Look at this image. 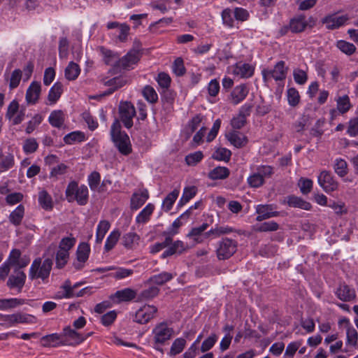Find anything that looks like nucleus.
<instances>
[{
	"label": "nucleus",
	"instance_id": "27",
	"mask_svg": "<svg viewBox=\"0 0 358 358\" xmlns=\"http://www.w3.org/2000/svg\"><path fill=\"white\" fill-rule=\"evenodd\" d=\"M287 203L289 206L293 208H299L303 210H309L312 208V205L310 203L303 200L301 197L296 196L294 195H291L287 196Z\"/></svg>",
	"mask_w": 358,
	"mask_h": 358
},
{
	"label": "nucleus",
	"instance_id": "15",
	"mask_svg": "<svg viewBox=\"0 0 358 358\" xmlns=\"http://www.w3.org/2000/svg\"><path fill=\"white\" fill-rule=\"evenodd\" d=\"M90 253V247L87 243L83 242L78 246L76 250V258L78 263H74V267L77 270H80L83 267V263H85L89 258Z\"/></svg>",
	"mask_w": 358,
	"mask_h": 358
},
{
	"label": "nucleus",
	"instance_id": "33",
	"mask_svg": "<svg viewBox=\"0 0 358 358\" xmlns=\"http://www.w3.org/2000/svg\"><path fill=\"white\" fill-rule=\"evenodd\" d=\"M114 297L119 299L120 301H128L134 299L136 297V292L130 288H125L122 290L117 291L114 295L111 296V299Z\"/></svg>",
	"mask_w": 358,
	"mask_h": 358
},
{
	"label": "nucleus",
	"instance_id": "32",
	"mask_svg": "<svg viewBox=\"0 0 358 358\" xmlns=\"http://www.w3.org/2000/svg\"><path fill=\"white\" fill-rule=\"evenodd\" d=\"M80 73L79 65L73 62H70L64 71L65 78L68 80H75Z\"/></svg>",
	"mask_w": 358,
	"mask_h": 358
},
{
	"label": "nucleus",
	"instance_id": "44",
	"mask_svg": "<svg viewBox=\"0 0 358 358\" xmlns=\"http://www.w3.org/2000/svg\"><path fill=\"white\" fill-rule=\"evenodd\" d=\"M103 83L106 86L115 89L116 91L127 83V79L124 76H117L108 80L104 81Z\"/></svg>",
	"mask_w": 358,
	"mask_h": 358
},
{
	"label": "nucleus",
	"instance_id": "16",
	"mask_svg": "<svg viewBox=\"0 0 358 358\" xmlns=\"http://www.w3.org/2000/svg\"><path fill=\"white\" fill-rule=\"evenodd\" d=\"M308 25V22L306 21V16L303 14L296 15L290 19L289 23L290 31L294 34L303 32Z\"/></svg>",
	"mask_w": 358,
	"mask_h": 358
},
{
	"label": "nucleus",
	"instance_id": "41",
	"mask_svg": "<svg viewBox=\"0 0 358 358\" xmlns=\"http://www.w3.org/2000/svg\"><path fill=\"white\" fill-rule=\"evenodd\" d=\"M279 229V224L274 221L265 222L255 227L257 232L275 231Z\"/></svg>",
	"mask_w": 358,
	"mask_h": 358
},
{
	"label": "nucleus",
	"instance_id": "29",
	"mask_svg": "<svg viewBox=\"0 0 358 358\" xmlns=\"http://www.w3.org/2000/svg\"><path fill=\"white\" fill-rule=\"evenodd\" d=\"M230 171L225 166H217L208 173V178L211 180H224L229 177Z\"/></svg>",
	"mask_w": 358,
	"mask_h": 358
},
{
	"label": "nucleus",
	"instance_id": "35",
	"mask_svg": "<svg viewBox=\"0 0 358 358\" xmlns=\"http://www.w3.org/2000/svg\"><path fill=\"white\" fill-rule=\"evenodd\" d=\"M234 231L232 227L229 226H216L215 228L211 229L207 231L205 235L206 236H213V238L220 237L222 235L228 234Z\"/></svg>",
	"mask_w": 358,
	"mask_h": 358
},
{
	"label": "nucleus",
	"instance_id": "8",
	"mask_svg": "<svg viewBox=\"0 0 358 358\" xmlns=\"http://www.w3.org/2000/svg\"><path fill=\"white\" fill-rule=\"evenodd\" d=\"M317 182L320 187L327 193L336 190L338 187V182L334 178L332 173L329 171H322L317 177Z\"/></svg>",
	"mask_w": 358,
	"mask_h": 358
},
{
	"label": "nucleus",
	"instance_id": "58",
	"mask_svg": "<svg viewBox=\"0 0 358 358\" xmlns=\"http://www.w3.org/2000/svg\"><path fill=\"white\" fill-rule=\"evenodd\" d=\"M42 121L43 117L39 114H36L32 119L28 122L27 127L25 129L26 133L27 134L32 133Z\"/></svg>",
	"mask_w": 358,
	"mask_h": 358
},
{
	"label": "nucleus",
	"instance_id": "7",
	"mask_svg": "<svg viewBox=\"0 0 358 358\" xmlns=\"http://www.w3.org/2000/svg\"><path fill=\"white\" fill-rule=\"evenodd\" d=\"M120 117L124 126L130 129L133 126V117L136 115V110L131 102H121L119 106Z\"/></svg>",
	"mask_w": 358,
	"mask_h": 358
},
{
	"label": "nucleus",
	"instance_id": "14",
	"mask_svg": "<svg viewBox=\"0 0 358 358\" xmlns=\"http://www.w3.org/2000/svg\"><path fill=\"white\" fill-rule=\"evenodd\" d=\"M41 92V85L38 81H33L27 90L25 99L28 104H36L40 97Z\"/></svg>",
	"mask_w": 358,
	"mask_h": 358
},
{
	"label": "nucleus",
	"instance_id": "28",
	"mask_svg": "<svg viewBox=\"0 0 358 358\" xmlns=\"http://www.w3.org/2000/svg\"><path fill=\"white\" fill-rule=\"evenodd\" d=\"M38 203L41 207L45 210H51L53 208V201L49 193L43 189L38 193Z\"/></svg>",
	"mask_w": 358,
	"mask_h": 358
},
{
	"label": "nucleus",
	"instance_id": "4",
	"mask_svg": "<svg viewBox=\"0 0 358 358\" xmlns=\"http://www.w3.org/2000/svg\"><path fill=\"white\" fill-rule=\"evenodd\" d=\"M155 345H162L174 335V330L166 322L157 324L152 331Z\"/></svg>",
	"mask_w": 358,
	"mask_h": 358
},
{
	"label": "nucleus",
	"instance_id": "43",
	"mask_svg": "<svg viewBox=\"0 0 358 358\" xmlns=\"http://www.w3.org/2000/svg\"><path fill=\"white\" fill-rule=\"evenodd\" d=\"M147 289L143 290L139 294V299L141 300H149L157 296L159 294V289L155 285H150Z\"/></svg>",
	"mask_w": 358,
	"mask_h": 358
},
{
	"label": "nucleus",
	"instance_id": "50",
	"mask_svg": "<svg viewBox=\"0 0 358 358\" xmlns=\"http://www.w3.org/2000/svg\"><path fill=\"white\" fill-rule=\"evenodd\" d=\"M287 98L289 106H296L300 101V95L298 90L294 87H290L287 91Z\"/></svg>",
	"mask_w": 358,
	"mask_h": 358
},
{
	"label": "nucleus",
	"instance_id": "13",
	"mask_svg": "<svg viewBox=\"0 0 358 358\" xmlns=\"http://www.w3.org/2000/svg\"><path fill=\"white\" fill-rule=\"evenodd\" d=\"M350 19L348 15L336 16V15H329L322 20V24L326 25L328 29H336L344 25L347 21Z\"/></svg>",
	"mask_w": 358,
	"mask_h": 358
},
{
	"label": "nucleus",
	"instance_id": "20",
	"mask_svg": "<svg viewBox=\"0 0 358 358\" xmlns=\"http://www.w3.org/2000/svg\"><path fill=\"white\" fill-rule=\"evenodd\" d=\"M254 67L248 63L238 62L233 67V74L240 78H248L254 74Z\"/></svg>",
	"mask_w": 358,
	"mask_h": 358
},
{
	"label": "nucleus",
	"instance_id": "26",
	"mask_svg": "<svg viewBox=\"0 0 358 358\" xmlns=\"http://www.w3.org/2000/svg\"><path fill=\"white\" fill-rule=\"evenodd\" d=\"M186 248L182 241H176L162 253V258L164 259L175 254L180 255Z\"/></svg>",
	"mask_w": 358,
	"mask_h": 358
},
{
	"label": "nucleus",
	"instance_id": "59",
	"mask_svg": "<svg viewBox=\"0 0 358 358\" xmlns=\"http://www.w3.org/2000/svg\"><path fill=\"white\" fill-rule=\"evenodd\" d=\"M69 257V252L66 250H58L56 254V266L58 268H62L66 264Z\"/></svg>",
	"mask_w": 358,
	"mask_h": 358
},
{
	"label": "nucleus",
	"instance_id": "3",
	"mask_svg": "<svg viewBox=\"0 0 358 358\" xmlns=\"http://www.w3.org/2000/svg\"><path fill=\"white\" fill-rule=\"evenodd\" d=\"M53 262L51 259L47 258L42 260L40 257L35 259L29 268V277L31 280L41 279L43 282L48 278Z\"/></svg>",
	"mask_w": 358,
	"mask_h": 358
},
{
	"label": "nucleus",
	"instance_id": "52",
	"mask_svg": "<svg viewBox=\"0 0 358 358\" xmlns=\"http://www.w3.org/2000/svg\"><path fill=\"white\" fill-rule=\"evenodd\" d=\"M231 156V152L224 148H218L213 153L212 157L217 161L229 162Z\"/></svg>",
	"mask_w": 358,
	"mask_h": 358
},
{
	"label": "nucleus",
	"instance_id": "36",
	"mask_svg": "<svg viewBox=\"0 0 358 358\" xmlns=\"http://www.w3.org/2000/svg\"><path fill=\"white\" fill-rule=\"evenodd\" d=\"M155 206L152 203H148L136 216V222L137 223L147 222L153 213Z\"/></svg>",
	"mask_w": 358,
	"mask_h": 358
},
{
	"label": "nucleus",
	"instance_id": "5",
	"mask_svg": "<svg viewBox=\"0 0 358 358\" xmlns=\"http://www.w3.org/2000/svg\"><path fill=\"white\" fill-rule=\"evenodd\" d=\"M238 243L234 239L224 238L217 243L216 249L217 257L219 260L229 259L237 250Z\"/></svg>",
	"mask_w": 358,
	"mask_h": 358
},
{
	"label": "nucleus",
	"instance_id": "17",
	"mask_svg": "<svg viewBox=\"0 0 358 358\" xmlns=\"http://www.w3.org/2000/svg\"><path fill=\"white\" fill-rule=\"evenodd\" d=\"M43 345L45 347H57L59 345H68L69 341L64 340V336L61 334H52L42 337Z\"/></svg>",
	"mask_w": 358,
	"mask_h": 358
},
{
	"label": "nucleus",
	"instance_id": "30",
	"mask_svg": "<svg viewBox=\"0 0 358 358\" xmlns=\"http://www.w3.org/2000/svg\"><path fill=\"white\" fill-rule=\"evenodd\" d=\"M63 92V85L60 82L55 83L53 86L50 88L48 99L50 104L55 103L57 100L60 98Z\"/></svg>",
	"mask_w": 358,
	"mask_h": 358
},
{
	"label": "nucleus",
	"instance_id": "39",
	"mask_svg": "<svg viewBox=\"0 0 358 358\" xmlns=\"http://www.w3.org/2000/svg\"><path fill=\"white\" fill-rule=\"evenodd\" d=\"M24 214V207L20 204L10 214V222L15 226L19 225L22 222Z\"/></svg>",
	"mask_w": 358,
	"mask_h": 358
},
{
	"label": "nucleus",
	"instance_id": "57",
	"mask_svg": "<svg viewBox=\"0 0 358 358\" xmlns=\"http://www.w3.org/2000/svg\"><path fill=\"white\" fill-rule=\"evenodd\" d=\"M347 341L346 344L356 347L358 341V333L352 327H348L347 329Z\"/></svg>",
	"mask_w": 358,
	"mask_h": 358
},
{
	"label": "nucleus",
	"instance_id": "51",
	"mask_svg": "<svg viewBox=\"0 0 358 358\" xmlns=\"http://www.w3.org/2000/svg\"><path fill=\"white\" fill-rule=\"evenodd\" d=\"M87 181L90 189L92 191H98L101 182V175L99 172L94 171L92 172L87 178Z\"/></svg>",
	"mask_w": 358,
	"mask_h": 358
},
{
	"label": "nucleus",
	"instance_id": "21",
	"mask_svg": "<svg viewBox=\"0 0 358 358\" xmlns=\"http://www.w3.org/2000/svg\"><path fill=\"white\" fill-rule=\"evenodd\" d=\"M272 205H258L257 207V213L258 214L256 220L262 222V220L276 217L279 215V212L273 211Z\"/></svg>",
	"mask_w": 358,
	"mask_h": 358
},
{
	"label": "nucleus",
	"instance_id": "24",
	"mask_svg": "<svg viewBox=\"0 0 358 358\" xmlns=\"http://www.w3.org/2000/svg\"><path fill=\"white\" fill-rule=\"evenodd\" d=\"M173 278V275L169 272H162L157 275H154L150 277L145 282V285H155L161 286L166 282L171 280Z\"/></svg>",
	"mask_w": 358,
	"mask_h": 358
},
{
	"label": "nucleus",
	"instance_id": "45",
	"mask_svg": "<svg viewBox=\"0 0 358 358\" xmlns=\"http://www.w3.org/2000/svg\"><path fill=\"white\" fill-rule=\"evenodd\" d=\"M85 140V134L80 131H73L66 134L64 137V141L66 144L71 145L75 142H82Z\"/></svg>",
	"mask_w": 358,
	"mask_h": 358
},
{
	"label": "nucleus",
	"instance_id": "12",
	"mask_svg": "<svg viewBox=\"0 0 358 358\" xmlns=\"http://www.w3.org/2000/svg\"><path fill=\"white\" fill-rule=\"evenodd\" d=\"M26 278L27 276L24 271L15 269L14 273L8 277L6 285L10 289L16 288L17 292H20L25 284Z\"/></svg>",
	"mask_w": 358,
	"mask_h": 358
},
{
	"label": "nucleus",
	"instance_id": "54",
	"mask_svg": "<svg viewBox=\"0 0 358 358\" xmlns=\"http://www.w3.org/2000/svg\"><path fill=\"white\" fill-rule=\"evenodd\" d=\"M120 236V233L119 232V231L116 230L112 231L106 239L104 246L105 250L108 252L112 250L116 245Z\"/></svg>",
	"mask_w": 358,
	"mask_h": 358
},
{
	"label": "nucleus",
	"instance_id": "2",
	"mask_svg": "<svg viewBox=\"0 0 358 358\" xmlns=\"http://www.w3.org/2000/svg\"><path fill=\"white\" fill-rule=\"evenodd\" d=\"M65 195L69 202L76 201L78 205L85 206L87 203L89 199V191L86 185L78 186V183L75 181H71L66 189Z\"/></svg>",
	"mask_w": 358,
	"mask_h": 358
},
{
	"label": "nucleus",
	"instance_id": "64",
	"mask_svg": "<svg viewBox=\"0 0 358 358\" xmlns=\"http://www.w3.org/2000/svg\"><path fill=\"white\" fill-rule=\"evenodd\" d=\"M347 134L352 137L358 136V117L351 118L349 120Z\"/></svg>",
	"mask_w": 358,
	"mask_h": 358
},
{
	"label": "nucleus",
	"instance_id": "22",
	"mask_svg": "<svg viewBox=\"0 0 358 358\" xmlns=\"http://www.w3.org/2000/svg\"><path fill=\"white\" fill-rule=\"evenodd\" d=\"M99 51L103 57V62L106 65L113 66L114 69H117V61L120 55L109 49L101 46L99 48Z\"/></svg>",
	"mask_w": 358,
	"mask_h": 358
},
{
	"label": "nucleus",
	"instance_id": "53",
	"mask_svg": "<svg viewBox=\"0 0 358 358\" xmlns=\"http://www.w3.org/2000/svg\"><path fill=\"white\" fill-rule=\"evenodd\" d=\"M143 95L144 98L150 103H155L158 100V95L155 89L150 86L146 85L143 90Z\"/></svg>",
	"mask_w": 358,
	"mask_h": 358
},
{
	"label": "nucleus",
	"instance_id": "11",
	"mask_svg": "<svg viewBox=\"0 0 358 358\" xmlns=\"http://www.w3.org/2000/svg\"><path fill=\"white\" fill-rule=\"evenodd\" d=\"M157 312V307L144 306L136 311L134 320L139 324H146L155 317Z\"/></svg>",
	"mask_w": 358,
	"mask_h": 358
},
{
	"label": "nucleus",
	"instance_id": "10",
	"mask_svg": "<svg viewBox=\"0 0 358 358\" xmlns=\"http://www.w3.org/2000/svg\"><path fill=\"white\" fill-rule=\"evenodd\" d=\"M92 334L93 332L86 334H80L69 326L64 327L62 333V335L64 336V340L69 341L70 345H78Z\"/></svg>",
	"mask_w": 358,
	"mask_h": 358
},
{
	"label": "nucleus",
	"instance_id": "38",
	"mask_svg": "<svg viewBox=\"0 0 358 358\" xmlns=\"http://www.w3.org/2000/svg\"><path fill=\"white\" fill-rule=\"evenodd\" d=\"M334 169L338 176L341 178L345 176L348 173L346 161L341 158L336 159L334 164Z\"/></svg>",
	"mask_w": 358,
	"mask_h": 358
},
{
	"label": "nucleus",
	"instance_id": "1",
	"mask_svg": "<svg viewBox=\"0 0 358 358\" xmlns=\"http://www.w3.org/2000/svg\"><path fill=\"white\" fill-rule=\"evenodd\" d=\"M110 136L113 142L121 154L128 155L131 152L129 137L125 132L121 131V125L118 120H115L111 126Z\"/></svg>",
	"mask_w": 358,
	"mask_h": 358
},
{
	"label": "nucleus",
	"instance_id": "37",
	"mask_svg": "<svg viewBox=\"0 0 358 358\" xmlns=\"http://www.w3.org/2000/svg\"><path fill=\"white\" fill-rule=\"evenodd\" d=\"M208 227V223H203L201 226L198 227H194L188 233L187 237L192 238L193 241H195L196 243H201L203 240L201 238V236L202 233L207 229Z\"/></svg>",
	"mask_w": 358,
	"mask_h": 358
},
{
	"label": "nucleus",
	"instance_id": "63",
	"mask_svg": "<svg viewBox=\"0 0 358 358\" xmlns=\"http://www.w3.org/2000/svg\"><path fill=\"white\" fill-rule=\"evenodd\" d=\"M69 43L66 37L60 38L59 41V55L60 58H66L69 54Z\"/></svg>",
	"mask_w": 358,
	"mask_h": 358
},
{
	"label": "nucleus",
	"instance_id": "60",
	"mask_svg": "<svg viewBox=\"0 0 358 358\" xmlns=\"http://www.w3.org/2000/svg\"><path fill=\"white\" fill-rule=\"evenodd\" d=\"M38 147V144L35 138H28L24 141L23 150L26 154L35 152Z\"/></svg>",
	"mask_w": 358,
	"mask_h": 358
},
{
	"label": "nucleus",
	"instance_id": "19",
	"mask_svg": "<svg viewBox=\"0 0 358 358\" xmlns=\"http://www.w3.org/2000/svg\"><path fill=\"white\" fill-rule=\"evenodd\" d=\"M337 297L345 302L351 301L356 298V292L346 284H341L336 291Z\"/></svg>",
	"mask_w": 358,
	"mask_h": 358
},
{
	"label": "nucleus",
	"instance_id": "49",
	"mask_svg": "<svg viewBox=\"0 0 358 358\" xmlns=\"http://www.w3.org/2000/svg\"><path fill=\"white\" fill-rule=\"evenodd\" d=\"M186 344L185 339L182 338H176L172 343V345L170 349V355L175 356L176 355L180 354L184 350V348Z\"/></svg>",
	"mask_w": 358,
	"mask_h": 358
},
{
	"label": "nucleus",
	"instance_id": "34",
	"mask_svg": "<svg viewBox=\"0 0 358 358\" xmlns=\"http://www.w3.org/2000/svg\"><path fill=\"white\" fill-rule=\"evenodd\" d=\"M14 165V157L12 154L4 155L0 149V172L12 168Z\"/></svg>",
	"mask_w": 358,
	"mask_h": 358
},
{
	"label": "nucleus",
	"instance_id": "61",
	"mask_svg": "<svg viewBox=\"0 0 358 358\" xmlns=\"http://www.w3.org/2000/svg\"><path fill=\"white\" fill-rule=\"evenodd\" d=\"M313 181L310 179L301 178L298 183L300 191L303 194H308L313 188Z\"/></svg>",
	"mask_w": 358,
	"mask_h": 358
},
{
	"label": "nucleus",
	"instance_id": "47",
	"mask_svg": "<svg viewBox=\"0 0 358 358\" xmlns=\"http://www.w3.org/2000/svg\"><path fill=\"white\" fill-rule=\"evenodd\" d=\"M336 47L343 53L347 55H352L356 51V47L353 43L350 42L340 40L336 43Z\"/></svg>",
	"mask_w": 358,
	"mask_h": 358
},
{
	"label": "nucleus",
	"instance_id": "46",
	"mask_svg": "<svg viewBox=\"0 0 358 358\" xmlns=\"http://www.w3.org/2000/svg\"><path fill=\"white\" fill-rule=\"evenodd\" d=\"M178 194L179 190L174 189L166 196L162 203V207L165 211L168 212L172 208L175 201L178 196Z\"/></svg>",
	"mask_w": 358,
	"mask_h": 358
},
{
	"label": "nucleus",
	"instance_id": "6",
	"mask_svg": "<svg viewBox=\"0 0 358 358\" xmlns=\"http://www.w3.org/2000/svg\"><path fill=\"white\" fill-rule=\"evenodd\" d=\"M288 71V67L285 66L284 61L278 62L273 69H264L262 76L266 82L268 79L273 78L276 81H282L285 80Z\"/></svg>",
	"mask_w": 358,
	"mask_h": 358
},
{
	"label": "nucleus",
	"instance_id": "23",
	"mask_svg": "<svg viewBox=\"0 0 358 358\" xmlns=\"http://www.w3.org/2000/svg\"><path fill=\"white\" fill-rule=\"evenodd\" d=\"M226 137L237 148L244 147L248 141V138L244 134L236 131L228 133L226 134Z\"/></svg>",
	"mask_w": 358,
	"mask_h": 358
},
{
	"label": "nucleus",
	"instance_id": "25",
	"mask_svg": "<svg viewBox=\"0 0 358 358\" xmlns=\"http://www.w3.org/2000/svg\"><path fill=\"white\" fill-rule=\"evenodd\" d=\"M248 88L245 85H240L236 86L231 92L232 103L235 105L239 103L247 96L248 94Z\"/></svg>",
	"mask_w": 358,
	"mask_h": 358
},
{
	"label": "nucleus",
	"instance_id": "42",
	"mask_svg": "<svg viewBox=\"0 0 358 358\" xmlns=\"http://www.w3.org/2000/svg\"><path fill=\"white\" fill-rule=\"evenodd\" d=\"M109 228L110 223L106 220H102L99 223L96 234V242L97 243H101Z\"/></svg>",
	"mask_w": 358,
	"mask_h": 358
},
{
	"label": "nucleus",
	"instance_id": "9",
	"mask_svg": "<svg viewBox=\"0 0 358 358\" xmlns=\"http://www.w3.org/2000/svg\"><path fill=\"white\" fill-rule=\"evenodd\" d=\"M140 59V54L138 51L131 50L127 52L126 55L122 58H119L117 64V69L130 70L134 68V65L136 64Z\"/></svg>",
	"mask_w": 358,
	"mask_h": 358
},
{
	"label": "nucleus",
	"instance_id": "18",
	"mask_svg": "<svg viewBox=\"0 0 358 358\" xmlns=\"http://www.w3.org/2000/svg\"><path fill=\"white\" fill-rule=\"evenodd\" d=\"M149 193L146 189H139L138 192L133 193L131 197L130 207L131 210H138L148 199Z\"/></svg>",
	"mask_w": 358,
	"mask_h": 358
},
{
	"label": "nucleus",
	"instance_id": "48",
	"mask_svg": "<svg viewBox=\"0 0 358 358\" xmlns=\"http://www.w3.org/2000/svg\"><path fill=\"white\" fill-rule=\"evenodd\" d=\"M140 237L134 232L126 234L122 238L123 245L125 248L131 249L135 244H138Z\"/></svg>",
	"mask_w": 358,
	"mask_h": 358
},
{
	"label": "nucleus",
	"instance_id": "62",
	"mask_svg": "<svg viewBox=\"0 0 358 358\" xmlns=\"http://www.w3.org/2000/svg\"><path fill=\"white\" fill-rule=\"evenodd\" d=\"M22 72L20 69H15L12 72L9 83L10 90H13L19 85L22 78Z\"/></svg>",
	"mask_w": 358,
	"mask_h": 358
},
{
	"label": "nucleus",
	"instance_id": "56",
	"mask_svg": "<svg viewBox=\"0 0 358 358\" xmlns=\"http://www.w3.org/2000/svg\"><path fill=\"white\" fill-rule=\"evenodd\" d=\"M351 107L350 99L348 95H344L339 97L337 101V108L342 113L344 114L348 112Z\"/></svg>",
	"mask_w": 358,
	"mask_h": 358
},
{
	"label": "nucleus",
	"instance_id": "55",
	"mask_svg": "<svg viewBox=\"0 0 358 358\" xmlns=\"http://www.w3.org/2000/svg\"><path fill=\"white\" fill-rule=\"evenodd\" d=\"M203 158V155L201 151H196L190 153L185 157V162L188 166H196Z\"/></svg>",
	"mask_w": 358,
	"mask_h": 358
},
{
	"label": "nucleus",
	"instance_id": "31",
	"mask_svg": "<svg viewBox=\"0 0 358 358\" xmlns=\"http://www.w3.org/2000/svg\"><path fill=\"white\" fill-rule=\"evenodd\" d=\"M64 114L62 110H53L48 118L50 124L56 128H61L64 123Z\"/></svg>",
	"mask_w": 358,
	"mask_h": 358
},
{
	"label": "nucleus",
	"instance_id": "40",
	"mask_svg": "<svg viewBox=\"0 0 358 358\" xmlns=\"http://www.w3.org/2000/svg\"><path fill=\"white\" fill-rule=\"evenodd\" d=\"M197 193V188L195 186H189L185 187L182 196L180 198L178 205L183 206L189 202L192 198L195 196Z\"/></svg>",
	"mask_w": 358,
	"mask_h": 358
}]
</instances>
